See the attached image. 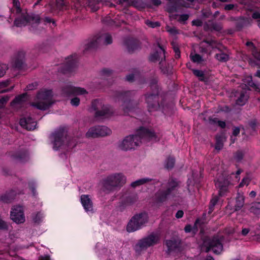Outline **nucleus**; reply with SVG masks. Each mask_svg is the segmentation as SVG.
<instances>
[{
    "label": "nucleus",
    "mask_w": 260,
    "mask_h": 260,
    "mask_svg": "<svg viewBox=\"0 0 260 260\" xmlns=\"http://www.w3.org/2000/svg\"><path fill=\"white\" fill-rule=\"evenodd\" d=\"M142 140L149 142H157L159 139L153 130L142 126L137 130L136 135L126 137L119 144V147L124 151L135 149L139 145Z\"/></svg>",
    "instance_id": "1"
},
{
    "label": "nucleus",
    "mask_w": 260,
    "mask_h": 260,
    "mask_svg": "<svg viewBox=\"0 0 260 260\" xmlns=\"http://www.w3.org/2000/svg\"><path fill=\"white\" fill-rule=\"evenodd\" d=\"M180 182L176 178L170 177L166 183L161 184L159 189L154 195V202L157 204H162L169 198H174L180 194L179 189Z\"/></svg>",
    "instance_id": "2"
},
{
    "label": "nucleus",
    "mask_w": 260,
    "mask_h": 260,
    "mask_svg": "<svg viewBox=\"0 0 260 260\" xmlns=\"http://www.w3.org/2000/svg\"><path fill=\"white\" fill-rule=\"evenodd\" d=\"M243 172L242 169L239 168L236 172L230 174L223 173L219 175L215 183L216 187L219 189V196H225L229 191V188L240 180V174Z\"/></svg>",
    "instance_id": "3"
},
{
    "label": "nucleus",
    "mask_w": 260,
    "mask_h": 260,
    "mask_svg": "<svg viewBox=\"0 0 260 260\" xmlns=\"http://www.w3.org/2000/svg\"><path fill=\"white\" fill-rule=\"evenodd\" d=\"M134 91H118L112 92L111 96L115 102H121V106L125 115H128L129 113L135 111L138 106L136 101L132 100V95Z\"/></svg>",
    "instance_id": "4"
},
{
    "label": "nucleus",
    "mask_w": 260,
    "mask_h": 260,
    "mask_svg": "<svg viewBox=\"0 0 260 260\" xmlns=\"http://www.w3.org/2000/svg\"><path fill=\"white\" fill-rule=\"evenodd\" d=\"M125 182L126 178L123 174L114 173L103 179V189L105 192H109L115 190L116 187H121Z\"/></svg>",
    "instance_id": "5"
},
{
    "label": "nucleus",
    "mask_w": 260,
    "mask_h": 260,
    "mask_svg": "<svg viewBox=\"0 0 260 260\" xmlns=\"http://www.w3.org/2000/svg\"><path fill=\"white\" fill-rule=\"evenodd\" d=\"M52 96V91L51 89L40 91L37 95V98L40 101L33 103L32 105L41 110H47L53 104Z\"/></svg>",
    "instance_id": "6"
},
{
    "label": "nucleus",
    "mask_w": 260,
    "mask_h": 260,
    "mask_svg": "<svg viewBox=\"0 0 260 260\" xmlns=\"http://www.w3.org/2000/svg\"><path fill=\"white\" fill-rule=\"evenodd\" d=\"M91 110L94 112V117L97 119L109 117L113 113L110 106L104 105L100 99H95L92 101Z\"/></svg>",
    "instance_id": "7"
},
{
    "label": "nucleus",
    "mask_w": 260,
    "mask_h": 260,
    "mask_svg": "<svg viewBox=\"0 0 260 260\" xmlns=\"http://www.w3.org/2000/svg\"><path fill=\"white\" fill-rule=\"evenodd\" d=\"M148 221V215L145 212L140 213L134 215L129 220L126 231L132 233L142 229Z\"/></svg>",
    "instance_id": "8"
},
{
    "label": "nucleus",
    "mask_w": 260,
    "mask_h": 260,
    "mask_svg": "<svg viewBox=\"0 0 260 260\" xmlns=\"http://www.w3.org/2000/svg\"><path fill=\"white\" fill-rule=\"evenodd\" d=\"M157 45L158 48H156L153 52L150 53L148 60L152 62H156L159 61L160 69L165 74L168 72L164 64L166 60L165 49L159 42H157Z\"/></svg>",
    "instance_id": "9"
},
{
    "label": "nucleus",
    "mask_w": 260,
    "mask_h": 260,
    "mask_svg": "<svg viewBox=\"0 0 260 260\" xmlns=\"http://www.w3.org/2000/svg\"><path fill=\"white\" fill-rule=\"evenodd\" d=\"M67 131L65 127H60L51 135L53 139V148L54 150H58L68 141Z\"/></svg>",
    "instance_id": "10"
},
{
    "label": "nucleus",
    "mask_w": 260,
    "mask_h": 260,
    "mask_svg": "<svg viewBox=\"0 0 260 260\" xmlns=\"http://www.w3.org/2000/svg\"><path fill=\"white\" fill-rule=\"evenodd\" d=\"M66 60L65 62L58 68V70L63 74H70L73 72L77 67L78 61V55L76 54L71 55Z\"/></svg>",
    "instance_id": "11"
},
{
    "label": "nucleus",
    "mask_w": 260,
    "mask_h": 260,
    "mask_svg": "<svg viewBox=\"0 0 260 260\" xmlns=\"http://www.w3.org/2000/svg\"><path fill=\"white\" fill-rule=\"evenodd\" d=\"M222 240L223 237H219L218 235H215L209 239L208 241L205 242L206 252L212 250L216 254H220L223 249Z\"/></svg>",
    "instance_id": "12"
},
{
    "label": "nucleus",
    "mask_w": 260,
    "mask_h": 260,
    "mask_svg": "<svg viewBox=\"0 0 260 260\" xmlns=\"http://www.w3.org/2000/svg\"><path fill=\"white\" fill-rule=\"evenodd\" d=\"M145 101L149 112L158 110L161 107L159 102V92L151 91L145 94Z\"/></svg>",
    "instance_id": "13"
},
{
    "label": "nucleus",
    "mask_w": 260,
    "mask_h": 260,
    "mask_svg": "<svg viewBox=\"0 0 260 260\" xmlns=\"http://www.w3.org/2000/svg\"><path fill=\"white\" fill-rule=\"evenodd\" d=\"M160 240L159 236L154 233H152L147 236L139 240L136 246L141 250L146 249L149 247L157 244Z\"/></svg>",
    "instance_id": "14"
},
{
    "label": "nucleus",
    "mask_w": 260,
    "mask_h": 260,
    "mask_svg": "<svg viewBox=\"0 0 260 260\" xmlns=\"http://www.w3.org/2000/svg\"><path fill=\"white\" fill-rule=\"evenodd\" d=\"M111 131L106 126L96 125L90 127L86 134L87 138H98L110 135Z\"/></svg>",
    "instance_id": "15"
},
{
    "label": "nucleus",
    "mask_w": 260,
    "mask_h": 260,
    "mask_svg": "<svg viewBox=\"0 0 260 260\" xmlns=\"http://www.w3.org/2000/svg\"><path fill=\"white\" fill-rule=\"evenodd\" d=\"M245 45L248 47L249 51L254 57V58L251 57H248V63L253 67L258 66V62L260 61V49L257 48L251 41H247Z\"/></svg>",
    "instance_id": "16"
},
{
    "label": "nucleus",
    "mask_w": 260,
    "mask_h": 260,
    "mask_svg": "<svg viewBox=\"0 0 260 260\" xmlns=\"http://www.w3.org/2000/svg\"><path fill=\"white\" fill-rule=\"evenodd\" d=\"M8 155L12 160L17 162L24 163L27 161L29 158L28 151L22 148L9 151Z\"/></svg>",
    "instance_id": "17"
},
{
    "label": "nucleus",
    "mask_w": 260,
    "mask_h": 260,
    "mask_svg": "<svg viewBox=\"0 0 260 260\" xmlns=\"http://www.w3.org/2000/svg\"><path fill=\"white\" fill-rule=\"evenodd\" d=\"M11 219L16 223H22L25 221L23 209L22 206H14L10 213Z\"/></svg>",
    "instance_id": "18"
},
{
    "label": "nucleus",
    "mask_w": 260,
    "mask_h": 260,
    "mask_svg": "<svg viewBox=\"0 0 260 260\" xmlns=\"http://www.w3.org/2000/svg\"><path fill=\"white\" fill-rule=\"evenodd\" d=\"M229 20L235 22L236 29L237 31H240L244 27L251 25L252 20L245 17H231Z\"/></svg>",
    "instance_id": "19"
},
{
    "label": "nucleus",
    "mask_w": 260,
    "mask_h": 260,
    "mask_svg": "<svg viewBox=\"0 0 260 260\" xmlns=\"http://www.w3.org/2000/svg\"><path fill=\"white\" fill-rule=\"evenodd\" d=\"M123 44L126 47L127 52L132 54L136 50L141 48L140 42L132 37H126L123 40Z\"/></svg>",
    "instance_id": "20"
},
{
    "label": "nucleus",
    "mask_w": 260,
    "mask_h": 260,
    "mask_svg": "<svg viewBox=\"0 0 260 260\" xmlns=\"http://www.w3.org/2000/svg\"><path fill=\"white\" fill-rule=\"evenodd\" d=\"M61 93L64 96H69L75 95H83L87 93V92L85 89L81 87L67 85L62 88Z\"/></svg>",
    "instance_id": "21"
},
{
    "label": "nucleus",
    "mask_w": 260,
    "mask_h": 260,
    "mask_svg": "<svg viewBox=\"0 0 260 260\" xmlns=\"http://www.w3.org/2000/svg\"><path fill=\"white\" fill-rule=\"evenodd\" d=\"M25 52L23 51H18L14 56L12 60L13 68L17 70L22 69L25 66Z\"/></svg>",
    "instance_id": "22"
},
{
    "label": "nucleus",
    "mask_w": 260,
    "mask_h": 260,
    "mask_svg": "<svg viewBox=\"0 0 260 260\" xmlns=\"http://www.w3.org/2000/svg\"><path fill=\"white\" fill-rule=\"evenodd\" d=\"M19 123L22 127L28 131L35 129L37 125L36 122L30 116L21 118Z\"/></svg>",
    "instance_id": "23"
},
{
    "label": "nucleus",
    "mask_w": 260,
    "mask_h": 260,
    "mask_svg": "<svg viewBox=\"0 0 260 260\" xmlns=\"http://www.w3.org/2000/svg\"><path fill=\"white\" fill-rule=\"evenodd\" d=\"M81 203L86 212L93 210L92 203L88 195L82 194L80 197Z\"/></svg>",
    "instance_id": "24"
},
{
    "label": "nucleus",
    "mask_w": 260,
    "mask_h": 260,
    "mask_svg": "<svg viewBox=\"0 0 260 260\" xmlns=\"http://www.w3.org/2000/svg\"><path fill=\"white\" fill-rule=\"evenodd\" d=\"M165 245L167 247L168 252L171 253L178 250L180 246V242L176 239L166 240Z\"/></svg>",
    "instance_id": "25"
},
{
    "label": "nucleus",
    "mask_w": 260,
    "mask_h": 260,
    "mask_svg": "<svg viewBox=\"0 0 260 260\" xmlns=\"http://www.w3.org/2000/svg\"><path fill=\"white\" fill-rule=\"evenodd\" d=\"M101 37H94L90 40L87 44L85 45V49L84 50V53L88 51H90L95 49L99 44Z\"/></svg>",
    "instance_id": "26"
},
{
    "label": "nucleus",
    "mask_w": 260,
    "mask_h": 260,
    "mask_svg": "<svg viewBox=\"0 0 260 260\" xmlns=\"http://www.w3.org/2000/svg\"><path fill=\"white\" fill-rule=\"evenodd\" d=\"M28 23H30L29 15H22L19 17L16 18L14 22V25L17 27L25 26Z\"/></svg>",
    "instance_id": "27"
},
{
    "label": "nucleus",
    "mask_w": 260,
    "mask_h": 260,
    "mask_svg": "<svg viewBox=\"0 0 260 260\" xmlns=\"http://www.w3.org/2000/svg\"><path fill=\"white\" fill-rule=\"evenodd\" d=\"M71 9L75 13L81 12L85 9L83 3L81 0H73L71 4Z\"/></svg>",
    "instance_id": "28"
},
{
    "label": "nucleus",
    "mask_w": 260,
    "mask_h": 260,
    "mask_svg": "<svg viewBox=\"0 0 260 260\" xmlns=\"http://www.w3.org/2000/svg\"><path fill=\"white\" fill-rule=\"evenodd\" d=\"M245 198L243 194L238 193L236 198V203L233 212L239 211L244 206Z\"/></svg>",
    "instance_id": "29"
},
{
    "label": "nucleus",
    "mask_w": 260,
    "mask_h": 260,
    "mask_svg": "<svg viewBox=\"0 0 260 260\" xmlns=\"http://www.w3.org/2000/svg\"><path fill=\"white\" fill-rule=\"evenodd\" d=\"M137 195L135 193H131L126 196L122 201L123 205L128 206L134 204L137 200Z\"/></svg>",
    "instance_id": "30"
},
{
    "label": "nucleus",
    "mask_w": 260,
    "mask_h": 260,
    "mask_svg": "<svg viewBox=\"0 0 260 260\" xmlns=\"http://www.w3.org/2000/svg\"><path fill=\"white\" fill-rule=\"evenodd\" d=\"M245 152L242 150H238L233 154V159L237 164L242 162L245 156Z\"/></svg>",
    "instance_id": "31"
},
{
    "label": "nucleus",
    "mask_w": 260,
    "mask_h": 260,
    "mask_svg": "<svg viewBox=\"0 0 260 260\" xmlns=\"http://www.w3.org/2000/svg\"><path fill=\"white\" fill-rule=\"evenodd\" d=\"M224 137L223 135H217L215 136V149L218 151L221 150L223 147Z\"/></svg>",
    "instance_id": "32"
},
{
    "label": "nucleus",
    "mask_w": 260,
    "mask_h": 260,
    "mask_svg": "<svg viewBox=\"0 0 260 260\" xmlns=\"http://www.w3.org/2000/svg\"><path fill=\"white\" fill-rule=\"evenodd\" d=\"M248 98V96L246 94L244 91H241L239 93V96L236 100V104L241 106H244L247 102Z\"/></svg>",
    "instance_id": "33"
},
{
    "label": "nucleus",
    "mask_w": 260,
    "mask_h": 260,
    "mask_svg": "<svg viewBox=\"0 0 260 260\" xmlns=\"http://www.w3.org/2000/svg\"><path fill=\"white\" fill-rule=\"evenodd\" d=\"M192 73L194 76L199 78V80L202 82H207L208 79L206 77L204 72L200 70L193 69L192 70Z\"/></svg>",
    "instance_id": "34"
},
{
    "label": "nucleus",
    "mask_w": 260,
    "mask_h": 260,
    "mask_svg": "<svg viewBox=\"0 0 260 260\" xmlns=\"http://www.w3.org/2000/svg\"><path fill=\"white\" fill-rule=\"evenodd\" d=\"M48 47L46 43H42L41 44H38L35 45L34 47V51L38 54L44 53L48 50Z\"/></svg>",
    "instance_id": "35"
},
{
    "label": "nucleus",
    "mask_w": 260,
    "mask_h": 260,
    "mask_svg": "<svg viewBox=\"0 0 260 260\" xmlns=\"http://www.w3.org/2000/svg\"><path fill=\"white\" fill-rule=\"evenodd\" d=\"M87 6L90 8L92 11H96L99 8V0H86Z\"/></svg>",
    "instance_id": "36"
},
{
    "label": "nucleus",
    "mask_w": 260,
    "mask_h": 260,
    "mask_svg": "<svg viewBox=\"0 0 260 260\" xmlns=\"http://www.w3.org/2000/svg\"><path fill=\"white\" fill-rule=\"evenodd\" d=\"M249 211L255 214H260V202H254L251 204V206L249 208Z\"/></svg>",
    "instance_id": "37"
},
{
    "label": "nucleus",
    "mask_w": 260,
    "mask_h": 260,
    "mask_svg": "<svg viewBox=\"0 0 260 260\" xmlns=\"http://www.w3.org/2000/svg\"><path fill=\"white\" fill-rule=\"evenodd\" d=\"M215 58L221 62H226L229 60V55L222 51L216 53L215 55Z\"/></svg>",
    "instance_id": "38"
},
{
    "label": "nucleus",
    "mask_w": 260,
    "mask_h": 260,
    "mask_svg": "<svg viewBox=\"0 0 260 260\" xmlns=\"http://www.w3.org/2000/svg\"><path fill=\"white\" fill-rule=\"evenodd\" d=\"M175 164V159L173 156H169L166 160L165 168L168 170L172 169Z\"/></svg>",
    "instance_id": "39"
},
{
    "label": "nucleus",
    "mask_w": 260,
    "mask_h": 260,
    "mask_svg": "<svg viewBox=\"0 0 260 260\" xmlns=\"http://www.w3.org/2000/svg\"><path fill=\"white\" fill-rule=\"evenodd\" d=\"M158 81L156 78H152L150 81V87L151 91L159 92V87L157 84Z\"/></svg>",
    "instance_id": "40"
},
{
    "label": "nucleus",
    "mask_w": 260,
    "mask_h": 260,
    "mask_svg": "<svg viewBox=\"0 0 260 260\" xmlns=\"http://www.w3.org/2000/svg\"><path fill=\"white\" fill-rule=\"evenodd\" d=\"M26 93H23L16 96L12 101L13 104H20L24 102L26 99Z\"/></svg>",
    "instance_id": "41"
},
{
    "label": "nucleus",
    "mask_w": 260,
    "mask_h": 260,
    "mask_svg": "<svg viewBox=\"0 0 260 260\" xmlns=\"http://www.w3.org/2000/svg\"><path fill=\"white\" fill-rule=\"evenodd\" d=\"M251 180V178L250 177L249 173H246V175L244 177L241 182L239 184V187L241 188L243 187L244 185L247 186Z\"/></svg>",
    "instance_id": "42"
},
{
    "label": "nucleus",
    "mask_w": 260,
    "mask_h": 260,
    "mask_svg": "<svg viewBox=\"0 0 260 260\" xmlns=\"http://www.w3.org/2000/svg\"><path fill=\"white\" fill-rule=\"evenodd\" d=\"M43 218V214L41 212L32 214V218L35 223H40Z\"/></svg>",
    "instance_id": "43"
},
{
    "label": "nucleus",
    "mask_w": 260,
    "mask_h": 260,
    "mask_svg": "<svg viewBox=\"0 0 260 260\" xmlns=\"http://www.w3.org/2000/svg\"><path fill=\"white\" fill-rule=\"evenodd\" d=\"M56 5L59 10L66 9L68 7L67 0H56Z\"/></svg>",
    "instance_id": "44"
},
{
    "label": "nucleus",
    "mask_w": 260,
    "mask_h": 260,
    "mask_svg": "<svg viewBox=\"0 0 260 260\" xmlns=\"http://www.w3.org/2000/svg\"><path fill=\"white\" fill-rule=\"evenodd\" d=\"M247 85L249 88V90H253L254 91L258 93L260 92V87H259V85L253 82L252 80L249 81L247 83Z\"/></svg>",
    "instance_id": "45"
},
{
    "label": "nucleus",
    "mask_w": 260,
    "mask_h": 260,
    "mask_svg": "<svg viewBox=\"0 0 260 260\" xmlns=\"http://www.w3.org/2000/svg\"><path fill=\"white\" fill-rule=\"evenodd\" d=\"M172 48L175 52V57L176 59H178L180 57V51L178 45L175 42H173L171 43Z\"/></svg>",
    "instance_id": "46"
},
{
    "label": "nucleus",
    "mask_w": 260,
    "mask_h": 260,
    "mask_svg": "<svg viewBox=\"0 0 260 260\" xmlns=\"http://www.w3.org/2000/svg\"><path fill=\"white\" fill-rule=\"evenodd\" d=\"M137 181L139 183V186L150 182H151V183L152 184H155L157 183V182L154 180L149 178H141L137 180Z\"/></svg>",
    "instance_id": "47"
},
{
    "label": "nucleus",
    "mask_w": 260,
    "mask_h": 260,
    "mask_svg": "<svg viewBox=\"0 0 260 260\" xmlns=\"http://www.w3.org/2000/svg\"><path fill=\"white\" fill-rule=\"evenodd\" d=\"M143 4L141 1L139 0H130L129 6H133L137 8H143Z\"/></svg>",
    "instance_id": "48"
},
{
    "label": "nucleus",
    "mask_w": 260,
    "mask_h": 260,
    "mask_svg": "<svg viewBox=\"0 0 260 260\" xmlns=\"http://www.w3.org/2000/svg\"><path fill=\"white\" fill-rule=\"evenodd\" d=\"M102 37L104 39V43L105 44L109 45L112 43V37L110 34L108 33L105 34Z\"/></svg>",
    "instance_id": "49"
},
{
    "label": "nucleus",
    "mask_w": 260,
    "mask_h": 260,
    "mask_svg": "<svg viewBox=\"0 0 260 260\" xmlns=\"http://www.w3.org/2000/svg\"><path fill=\"white\" fill-rule=\"evenodd\" d=\"M29 19H30V22H32L36 24H39L41 22L42 18L38 15H29Z\"/></svg>",
    "instance_id": "50"
},
{
    "label": "nucleus",
    "mask_w": 260,
    "mask_h": 260,
    "mask_svg": "<svg viewBox=\"0 0 260 260\" xmlns=\"http://www.w3.org/2000/svg\"><path fill=\"white\" fill-rule=\"evenodd\" d=\"M112 74V70L105 68L101 71V75L104 76V79L106 77H111Z\"/></svg>",
    "instance_id": "51"
},
{
    "label": "nucleus",
    "mask_w": 260,
    "mask_h": 260,
    "mask_svg": "<svg viewBox=\"0 0 260 260\" xmlns=\"http://www.w3.org/2000/svg\"><path fill=\"white\" fill-rule=\"evenodd\" d=\"M189 18V15L187 14H181L179 16L178 21L182 24H185L186 21Z\"/></svg>",
    "instance_id": "52"
},
{
    "label": "nucleus",
    "mask_w": 260,
    "mask_h": 260,
    "mask_svg": "<svg viewBox=\"0 0 260 260\" xmlns=\"http://www.w3.org/2000/svg\"><path fill=\"white\" fill-rule=\"evenodd\" d=\"M8 69V67L6 64H0V78L4 76Z\"/></svg>",
    "instance_id": "53"
},
{
    "label": "nucleus",
    "mask_w": 260,
    "mask_h": 260,
    "mask_svg": "<svg viewBox=\"0 0 260 260\" xmlns=\"http://www.w3.org/2000/svg\"><path fill=\"white\" fill-rule=\"evenodd\" d=\"M12 199H13L12 198H10L9 195L8 194H3L1 196V197H0V200L2 201L7 203L11 202Z\"/></svg>",
    "instance_id": "54"
},
{
    "label": "nucleus",
    "mask_w": 260,
    "mask_h": 260,
    "mask_svg": "<svg viewBox=\"0 0 260 260\" xmlns=\"http://www.w3.org/2000/svg\"><path fill=\"white\" fill-rule=\"evenodd\" d=\"M41 22H43L45 24L52 23L53 24H55V22L54 19L49 17H45L42 18Z\"/></svg>",
    "instance_id": "55"
},
{
    "label": "nucleus",
    "mask_w": 260,
    "mask_h": 260,
    "mask_svg": "<svg viewBox=\"0 0 260 260\" xmlns=\"http://www.w3.org/2000/svg\"><path fill=\"white\" fill-rule=\"evenodd\" d=\"M146 24L151 28H155L157 27H159L160 26V23L158 22H153L151 21L147 20L146 22Z\"/></svg>",
    "instance_id": "56"
},
{
    "label": "nucleus",
    "mask_w": 260,
    "mask_h": 260,
    "mask_svg": "<svg viewBox=\"0 0 260 260\" xmlns=\"http://www.w3.org/2000/svg\"><path fill=\"white\" fill-rule=\"evenodd\" d=\"M191 60L194 62H200L202 60V57L199 54H195L191 56Z\"/></svg>",
    "instance_id": "57"
},
{
    "label": "nucleus",
    "mask_w": 260,
    "mask_h": 260,
    "mask_svg": "<svg viewBox=\"0 0 260 260\" xmlns=\"http://www.w3.org/2000/svg\"><path fill=\"white\" fill-rule=\"evenodd\" d=\"M28 187L29 189L31 190L34 196H36V184L33 181L29 182L28 183Z\"/></svg>",
    "instance_id": "58"
},
{
    "label": "nucleus",
    "mask_w": 260,
    "mask_h": 260,
    "mask_svg": "<svg viewBox=\"0 0 260 260\" xmlns=\"http://www.w3.org/2000/svg\"><path fill=\"white\" fill-rule=\"evenodd\" d=\"M13 6L16 9L17 13H20L21 11L20 4L19 0H13Z\"/></svg>",
    "instance_id": "59"
},
{
    "label": "nucleus",
    "mask_w": 260,
    "mask_h": 260,
    "mask_svg": "<svg viewBox=\"0 0 260 260\" xmlns=\"http://www.w3.org/2000/svg\"><path fill=\"white\" fill-rule=\"evenodd\" d=\"M114 2L119 5L125 4L127 7H129V4L130 3V0H114Z\"/></svg>",
    "instance_id": "60"
},
{
    "label": "nucleus",
    "mask_w": 260,
    "mask_h": 260,
    "mask_svg": "<svg viewBox=\"0 0 260 260\" xmlns=\"http://www.w3.org/2000/svg\"><path fill=\"white\" fill-rule=\"evenodd\" d=\"M249 125L253 131H255L257 126V122L255 119H253L249 122Z\"/></svg>",
    "instance_id": "61"
},
{
    "label": "nucleus",
    "mask_w": 260,
    "mask_h": 260,
    "mask_svg": "<svg viewBox=\"0 0 260 260\" xmlns=\"http://www.w3.org/2000/svg\"><path fill=\"white\" fill-rule=\"evenodd\" d=\"M200 222V219H197L196 220V221L194 222V224L193 226H192V234L193 235H195L196 234V233L198 232V225H197V224Z\"/></svg>",
    "instance_id": "62"
},
{
    "label": "nucleus",
    "mask_w": 260,
    "mask_h": 260,
    "mask_svg": "<svg viewBox=\"0 0 260 260\" xmlns=\"http://www.w3.org/2000/svg\"><path fill=\"white\" fill-rule=\"evenodd\" d=\"M8 225L7 223L0 218V230H7Z\"/></svg>",
    "instance_id": "63"
},
{
    "label": "nucleus",
    "mask_w": 260,
    "mask_h": 260,
    "mask_svg": "<svg viewBox=\"0 0 260 260\" xmlns=\"http://www.w3.org/2000/svg\"><path fill=\"white\" fill-rule=\"evenodd\" d=\"M71 104L72 106H78L80 104V99L77 97L74 98L71 100Z\"/></svg>",
    "instance_id": "64"
}]
</instances>
